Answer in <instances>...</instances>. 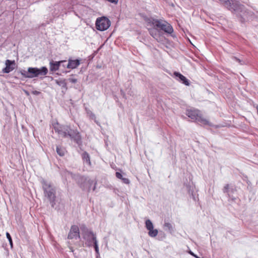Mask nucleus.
I'll use <instances>...</instances> for the list:
<instances>
[{
  "label": "nucleus",
  "instance_id": "1",
  "mask_svg": "<svg viewBox=\"0 0 258 258\" xmlns=\"http://www.w3.org/2000/svg\"><path fill=\"white\" fill-rule=\"evenodd\" d=\"M54 129L55 132L61 137L66 138L69 137L71 139L75 140L78 143L80 140V136L77 131L73 130L68 125H60L56 123L54 125Z\"/></svg>",
  "mask_w": 258,
  "mask_h": 258
},
{
  "label": "nucleus",
  "instance_id": "2",
  "mask_svg": "<svg viewBox=\"0 0 258 258\" xmlns=\"http://www.w3.org/2000/svg\"><path fill=\"white\" fill-rule=\"evenodd\" d=\"M186 115L201 125H207L209 124L208 120L205 119L202 113L199 110L196 109H190L186 111Z\"/></svg>",
  "mask_w": 258,
  "mask_h": 258
},
{
  "label": "nucleus",
  "instance_id": "3",
  "mask_svg": "<svg viewBox=\"0 0 258 258\" xmlns=\"http://www.w3.org/2000/svg\"><path fill=\"white\" fill-rule=\"evenodd\" d=\"M150 23L153 27L163 30L167 33L171 34L173 31L171 25L165 21L153 19L150 22Z\"/></svg>",
  "mask_w": 258,
  "mask_h": 258
},
{
  "label": "nucleus",
  "instance_id": "4",
  "mask_svg": "<svg viewBox=\"0 0 258 258\" xmlns=\"http://www.w3.org/2000/svg\"><path fill=\"white\" fill-rule=\"evenodd\" d=\"M42 187L44 190L45 196L53 204L55 200V189L50 183L46 181L43 182Z\"/></svg>",
  "mask_w": 258,
  "mask_h": 258
},
{
  "label": "nucleus",
  "instance_id": "5",
  "mask_svg": "<svg viewBox=\"0 0 258 258\" xmlns=\"http://www.w3.org/2000/svg\"><path fill=\"white\" fill-rule=\"evenodd\" d=\"M221 4L231 12H237L242 9V6L235 0H219Z\"/></svg>",
  "mask_w": 258,
  "mask_h": 258
},
{
  "label": "nucleus",
  "instance_id": "6",
  "mask_svg": "<svg viewBox=\"0 0 258 258\" xmlns=\"http://www.w3.org/2000/svg\"><path fill=\"white\" fill-rule=\"evenodd\" d=\"M82 234L86 241L85 244L88 246H92L94 242L97 241L96 234L86 228H85Z\"/></svg>",
  "mask_w": 258,
  "mask_h": 258
},
{
  "label": "nucleus",
  "instance_id": "7",
  "mask_svg": "<svg viewBox=\"0 0 258 258\" xmlns=\"http://www.w3.org/2000/svg\"><path fill=\"white\" fill-rule=\"evenodd\" d=\"M110 21L105 17L98 18L96 21V28L99 31L107 30L110 26Z\"/></svg>",
  "mask_w": 258,
  "mask_h": 258
},
{
  "label": "nucleus",
  "instance_id": "8",
  "mask_svg": "<svg viewBox=\"0 0 258 258\" xmlns=\"http://www.w3.org/2000/svg\"><path fill=\"white\" fill-rule=\"evenodd\" d=\"M28 72L29 73V78L37 77L38 76H45L48 73L47 69L43 67L40 69L37 68H29Z\"/></svg>",
  "mask_w": 258,
  "mask_h": 258
},
{
  "label": "nucleus",
  "instance_id": "9",
  "mask_svg": "<svg viewBox=\"0 0 258 258\" xmlns=\"http://www.w3.org/2000/svg\"><path fill=\"white\" fill-rule=\"evenodd\" d=\"M240 5L242 6V9L234 12L236 14V16L239 18V21L241 23H244V22L249 20L248 17L250 15V13L245 10L243 5L241 4Z\"/></svg>",
  "mask_w": 258,
  "mask_h": 258
},
{
  "label": "nucleus",
  "instance_id": "10",
  "mask_svg": "<svg viewBox=\"0 0 258 258\" xmlns=\"http://www.w3.org/2000/svg\"><path fill=\"white\" fill-rule=\"evenodd\" d=\"M80 237V231L78 226L75 225H72L69 232L68 238L69 239H77Z\"/></svg>",
  "mask_w": 258,
  "mask_h": 258
},
{
  "label": "nucleus",
  "instance_id": "11",
  "mask_svg": "<svg viewBox=\"0 0 258 258\" xmlns=\"http://www.w3.org/2000/svg\"><path fill=\"white\" fill-rule=\"evenodd\" d=\"M5 64L6 67L3 70V72L5 73H9L14 69L15 62V60L12 61L9 59H7L6 60Z\"/></svg>",
  "mask_w": 258,
  "mask_h": 258
},
{
  "label": "nucleus",
  "instance_id": "12",
  "mask_svg": "<svg viewBox=\"0 0 258 258\" xmlns=\"http://www.w3.org/2000/svg\"><path fill=\"white\" fill-rule=\"evenodd\" d=\"M151 28L149 30V33L154 38L158 41H160L161 40L160 39V32L158 30V28L156 27H154Z\"/></svg>",
  "mask_w": 258,
  "mask_h": 258
},
{
  "label": "nucleus",
  "instance_id": "13",
  "mask_svg": "<svg viewBox=\"0 0 258 258\" xmlns=\"http://www.w3.org/2000/svg\"><path fill=\"white\" fill-rule=\"evenodd\" d=\"M80 62V60L78 59L76 60H69L68 64L67 65V68L74 69L76 68L78 66H79Z\"/></svg>",
  "mask_w": 258,
  "mask_h": 258
},
{
  "label": "nucleus",
  "instance_id": "14",
  "mask_svg": "<svg viewBox=\"0 0 258 258\" xmlns=\"http://www.w3.org/2000/svg\"><path fill=\"white\" fill-rule=\"evenodd\" d=\"M65 61H51L50 62V70L51 71H56L59 69L60 64L61 63L64 62Z\"/></svg>",
  "mask_w": 258,
  "mask_h": 258
},
{
  "label": "nucleus",
  "instance_id": "15",
  "mask_svg": "<svg viewBox=\"0 0 258 258\" xmlns=\"http://www.w3.org/2000/svg\"><path fill=\"white\" fill-rule=\"evenodd\" d=\"M174 75L176 77H178L180 79V81L185 85L188 86L189 85L188 80L184 76L179 73L174 72Z\"/></svg>",
  "mask_w": 258,
  "mask_h": 258
},
{
  "label": "nucleus",
  "instance_id": "16",
  "mask_svg": "<svg viewBox=\"0 0 258 258\" xmlns=\"http://www.w3.org/2000/svg\"><path fill=\"white\" fill-rule=\"evenodd\" d=\"M55 83L59 86H62L63 88H67V83L65 79L56 80Z\"/></svg>",
  "mask_w": 258,
  "mask_h": 258
},
{
  "label": "nucleus",
  "instance_id": "17",
  "mask_svg": "<svg viewBox=\"0 0 258 258\" xmlns=\"http://www.w3.org/2000/svg\"><path fill=\"white\" fill-rule=\"evenodd\" d=\"M56 152L60 156H63L66 153V150L59 146L56 147Z\"/></svg>",
  "mask_w": 258,
  "mask_h": 258
},
{
  "label": "nucleus",
  "instance_id": "18",
  "mask_svg": "<svg viewBox=\"0 0 258 258\" xmlns=\"http://www.w3.org/2000/svg\"><path fill=\"white\" fill-rule=\"evenodd\" d=\"M82 158L84 161H86L87 163H88L89 164H90L91 162L90 160V156L87 152H85L83 153Z\"/></svg>",
  "mask_w": 258,
  "mask_h": 258
},
{
  "label": "nucleus",
  "instance_id": "19",
  "mask_svg": "<svg viewBox=\"0 0 258 258\" xmlns=\"http://www.w3.org/2000/svg\"><path fill=\"white\" fill-rule=\"evenodd\" d=\"M223 191L224 193H227L228 195V196H229L230 192V191L233 192V188L230 189L229 188V185L228 184H227L225 185V186L224 187Z\"/></svg>",
  "mask_w": 258,
  "mask_h": 258
},
{
  "label": "nucleus",
  "instance_id": "20",
  "mask_svg": "<svg viewBox=\"0 0 258 258\" xmlns=\"http://www.w3.org/2000/svg\"><path fill=\"white\" fill-rule=\"evenodd\" d=\"M158 233V231L157 229H153L151 231H149L148 234L150 237H156Z\"/></svg>",
  "mask_w": 258,
  "mask_h": 258
},
{
  "label": "nucleus",
  "instance_id": "21",
  "mask_svg": "<svg viewBox=\"0 0 258 258\" xmlns=\"http://www.w3.org/2000/svg\"><path fill=\"white\" fill-rule=\"evenodd\" d=\"M145 225L147 229L154 228L153 224L150 220H147L145 222Z\"/></svg>",
  "mask_w": 258,
  "mask_h": 258
},
{
  "label": "nucleus",
  "instance_id": "22",
  "mask_svg": "<svg viewBox=\"0 0 258 258\" xmlns=\"http://www.w3.org/2000/svg\"><path fill=\"white\" fill-rule=\"evenodd\" d=\"M87 115L90 117V118L95 120L96 119V116L90 110L87 111ZM96 121V120H95Z\"/></svg>",
  "mask_w": 258,
  "mask_h": 258
},
{
  "label": "nucleus",
  "instance_id": "23",
  "mask_svg": "<svg viewBox=\"0 0 258 258\" xmlns=\"http://www.w3.org/2000/svg\"><path fill=\"white\" fill-rule=\"evenodd\" d=\"M94 247L95 248V250L97 253V256L99 255V247L98 245V241H95V242H94Z\"/></svg>",
  "mask_w": 258,
  "mask_h": 258
},
{
  "label": "nucleus",
  "instance_id": "24",
  "mask_svg": "<svg viewBox=\"0 0 258 258\" xmlns=\"http://www.w3.org/2000/svg\"><path fill=\"white\" fill-rule=\"evenodd\" d=\"M94 247L95 248V250L97 253V256L99 255V247L98 245V241H95V242H94Z\"/></svg>",
  "mask_w": 258,
  "mask_h": 258
},
{
  "label": "nucleus",
  "instance_id": "25",
  "mask_svg": "<svg viewBox=\"0 0 258 258\" xmlns=\"http://www.w3.org/2000/svg\"><path fill=\"white\" fill-rule=\"evenodd\" d=\"M21 74L25 78H29V73L28 72V70L27 71L24 70L21 71Z\"/></svg>",
  "mask_w": 258,
  "mask_h": 258
},
{
  "label": "nucleus",
  "instance_id": "26",
  "mask_svg": "<svg viewBox=\"0 0 258 258\" xmlns=\"http://www.w3.org/2000/svg\"><path fill=\"white\" fill-rule=\"evenodd\" d=\"M164 227L168 229L170 231H172L173 230V227L172 225L169 223H165L164 224Z\"/></svg>",
  "mask_w": 258,
  "mask_h": 258
},
{
  "label": "nucleus",
  "instance_id": "27",
  "mask_svg": "<svg viewBox=\"0 0 258 258\" xmlns=\"http://www.w3.org/2000/svg\"><path fill=\"white\" fill-rule=\"evenodd\" d=\"M232 58L236 60V61L238 62L241 65H243L245 64L244 62L241 60H240L239 58H237L236 56H233Z\"/></svg>",
  "mask_w": 258,
  "mask_h": 258
},
{
  "label": "nucleus",
  "instance_id": "28",
  "mask_svg": "<svg viewBox=\"0 0 258 258\" xmlns=\"http://www.w3.org/2000/svg\"><path fill=\"white\" fill-rule=\"evenodd\" d=\"M6 236H7V238L9 240V241L10 242V245H11V246H12V245H13L12 239V238L11 237V235L9 234V233L7 232L6 233Z\"/></svg>",
  "mask_w": 258,
  "mask_h": 258
},
{
  "label": "nucleus",
  "instance_id": "29",
  "mask_svg": "<svg viewBox=\"0 0 258 258\" xmlns=\"http://www.w3.org/2000/svg\"><path fill=\"white\" fill-rule=\"evenodd\" d=\"M121 179L125 184H129L130 182V180L128 178L122 177Z\"/></svg>",
  "mask_w": 258,
  "mask_h": 258
},
{
  "label": "nucleus",
  "instance_id": "30",
  "mask_svg": "<svg viewBox=\"0 0 258 258\" xmlns=\"http://www.w3.org/2000/svg\"><path fill=\"white\" fill-rule=\"evenodd\" d=\"M69 81L72 83H76L77 82V79L76 78H70L69 79Z\"/></svg>",
  "mask_w": 258,
  "mask_h": 258
},
{
  "label": "nucleus",
  "instance_id": "31",
  "mask_svg": "<svg viewBox=\"0 0 258 258\" xmlns=\"http://www.w3.org/2000/svg\"><path fill=\"white\" fill-rule=\"evenodd\" d=\"M115 175L116 177L119 179H121L123 177L121 174L119 172H116Z\"/></svg>",
  "mask_w": 258,
  "mask_h": 258
},
{
  "label": "nucleus",
  "instance_id": "32",
  "mask_svg": "<svg viewBox=\"0 0 258 258\" xmlns=\"http://www.w3.org/2000/svg\"><path fill=\"white\" fill-rule=\"evenodd\" d=\"M32 93L36 95H38L40 94V92L38 91H34L32 92Z\"/></svg>",
  "mask_w": 258,
  "mask_h": 258
},
{
  "label": "nucleus",
  "instance_id": "33",
  "mask_svg": "<svg viewBox=\"0 0 258 258\" xmlns=\"http://www.w3.org/2000/svg\"><path fill=\"white\" fill-rule=\"evenodd\" d=\"M190 253L192 255H193V256H194L195 257H196V258H197V257H198V256H197L196 255H195L194 253H192V252H190Z\"/></svg>",
  "mask_w": 258,
  "mask_h": 258
},
{
  "label": "nucleus",
  "instance_id": "34",
  "mask_svg": "<svg viewBox=\"0 0 258 258\" xmlns=\"http://www.w3.org/2000/svg\"><path fill=\"white\" fill-rule=\"evenodd\" d=\"M70 249L71 250V251L73 252L74 250L72 247L70 246L69 247Z\"/></svg>",
  "mask_w": 258,
  "mask_h": 258
},
{
  "label": "nucleus",
  "instance_id": "35",
  "mask_svg": "<svg viewBox=\"0 0 258 258\" xmlns=\"http://www.w3.org/2000/svg\"><path fill=\"white\" fill-rule=\"evenodd\" d=\"M148 230H149V231H151L152 230L154 229V228H150V229H147Z\"/></svg>",
  "mask_w": 258,
  "mask_h": 258
},
{
  "label": "nucleus",
  "instance_id": "36",
  "mask_svg": "<svg viewBox=\"0 0 258 258\" xmlns=\"http://www.w3.org/2000/svg\"><path fill=\"white\" fill-rule=\"evenodd\" d=\"M89 182L90 184H92L93 182V180H89Z\"/></svg>",
  "mask_w": 258,
  "mask_h": 258
},
{
  "label": "nucleus",
  "instance_id": "37",
  "mask_svg": "<svg viewBox=\"0 0 258 258\" xmlns=\"http://www.w3.org/2000/svg\"><path fill=\"white\" fill-rule=\"evenodd\" d=\"M95 186H94L93 190H95Z\"/></svg>",
  "mask_w": 258,
  "mask_h": 258
}]
</instances>
